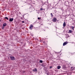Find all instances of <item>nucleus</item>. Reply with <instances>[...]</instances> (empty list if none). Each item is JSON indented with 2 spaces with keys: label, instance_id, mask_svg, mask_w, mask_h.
I'll list each match as a JSON object with an SVG mask.
<instances>
[{
  "label": "nucleus",
  "instance_id": "obj_17",
  "mask_svg": "<svg viewBox=\"0 0 75 75\" xmlns=\"http://www.w3.org/2000/svg\"><path fill=\"white\" fill-rule=\"evenodd\" d=\"M38 20H41V18H38Z\"/></svg>",
  "mask_w": 75,
  "mask_h": 75
},
{
  "label": "nucleus",
  "instance_id": "obj_15",
  "mask_svg": "<svg viewBox=\"0 0 75 75\" xmlns=\"http://www.w3.org/2000/svg\"><path fill=\"white\" fill-rule=\"evenodd\" d=\"M40 10H43V9L42 8H41Z\"/></svg>",
  "mask_w": 75,
  "mask_h": 75
},
{
  "label": "nucleus",
  "instance_id": "obj_20",
  "mask_svg": "<svg viewBox=\"0 0 75 75\" xmlns=\"http://www.w3.org/2000/svg\"><path fill=\"white\" fill-rule=\"evenodd\" d=\"M2 29H3H3H4V27H3L2 28Z\"/></svg>",
  "mask_w": 75,
  "mask_h": 75
},
{
  "label": "nucleus",
  "instance_id": "obj_19",
  "mask_svg": "<svg viewBox=\"0 0 75 75\" xmlns=\"http://www.w3.org/2000/svg\"><path fill=\"white\" fill-rule=\"evenodd\" d=\"M72 29L74 30V27H72Z\"/></svg>",
  "mask_w": 75,
  "mask_h": 75
},
{
  "label": "nucleus",
  "instance_id": "obj_13",
  "mask_svg": "<svg viewBox=\"0 0 75 75\" xmlns=\"http://www.w3.org/2000/svg\"><path fill=\"white\" fill-rule=\"evenodd\" d=\"M40 63H42V60H40Z\"/></svg>",
  "mask_w": 75,
  "mask_h": 75
},
{
  "label": "nucleus",
  "instance_id": "obj_9",
  "mask_svg": "<svg viewBox=\"0 0 75 75\" xmlns=\"http://www.w3.org/2000/svg\"><path fill=\"white\" fill-rule=\"evenodd\" d=\"M72 33V31L71 30H69V33Z\"/></svg>",
  "mask_w": 75,
  "mask_h": 75
},
{
  "label": "nucleus",
  "instance_id": "obj_3",
  "mask_svg": "<svg viewBox=\"0 0 75 75\" xmlns=\"http://www.w3.org/2000/svg\"><path fill=\"white\" fill-rule=\"evenodd\" d=\"M68 44V42H66L63 43V46H64V45H66V44Z\"/></svg>",
  "mask_w": 75,
  "mask_h": 75
},
{
  "label": "nucleus",
  "instance_id": "obj_1",
  "mask_svg": "<svg viewBox=\"0 0 75 75\" xmlns=\"http://www.w3.org/2000/svg\"><path fill=\"white\" fill-rule=\"evenodd\" d=\"M10 58L11 60H16V59H15V58L14 57L11 56L10 57Z\"/></svg>",
  "mask_w": 75,
  "mask_h": 75
},
{
  "label": "nucleus",
  "instance_id": "obj_6",
  "mask_svg": "<svg viewBox=\"0 0 75 75\" xmlns=\"http://www.w3.org/2000/svg\"><path fill=\"white\" fill-rule=\"evenodd\" d=\"M53 21L55 22V21H57V19H56V18H54L53 19Z\"/></svg>",
  "mask_w": 75,
  "mask_h": 75
},
{
  "label": "nucleus",
  "instance_id": "obj_22",
  "mask_svg": "<svg viewBox=\"0 0 75 75\" xmlns=\"http://www.w3.org/2000/svg\"><path fill=\"white\" fill-rule=\"evenodd\" d=\"M50 68H52V67H50Z\"/></svg>",
  "mask_w": 75,
  "mask_h": 75
},
{
  "label": "nucleus",
  "instance_id": "obj_16",
  "mask_svg": "<svg viewBox=\"0 0 75 75\" xmlns=\"http://www.w3.org/2000/svg\"><path fill=\"white\" fill-rule=\"evenodd\" d=\"M51 16L52 17H53V15H52V13H51Z\"/></svg>",
  "mask_w": 75,
  "mask_h": 75
},
{
  "label": "nucleus",
  "instance_id": "obj_4",
  "mask_svg": "<svg viewBox=\"0 0 75 75\" xmlns=\"http://www.w3.org/2000/svg\"><path fill=\"white\" fill-rule=\"evenodd\" d=\"M33 25H31L30 26V30H32V29H33Z\"/></svg>",
  "mask_w": 75,
  "mask_h": 75
},
{
  "label": "nucleus",
  "instance_id": "obj_5",
  "mask_svg": "<svg viewBox=\"0 0 75 75\" xmlns=\"http://www.w3.org/2000/svg\"><path fill=\"white\" fill-rule=\"evenodd\" d=\"M37 71V69L36 68L33 69V71H34V72H36Z\"/></svg>",
  "mask_w": 75,
  "mask_h": 75
},
{
  "label": "nucleus",
  "instance_id": "obj_21",
  "mask_svg": "<svg viewBox=\"0 0 75 75\" xmlns=\"http://www.w3.org/2000/svg\"><path fill=\"white\" fill-rule=\"evenodd\" d=\"M44 42V43H45V41H44V42Z\"/></svg>",
  "mask_w": 75,
  "mask_h": 75
},
{
  "label": "nucleus",
  "instance_id": "obj_7",
  "mask_svg": "<svg viewBox=\"0 0 75 75\" xmlns=\"http://www.w3.org/2000/svg\"><path fill=\"white\" fill-rule=\"evenodd\" d=\"M63 26L64 27H65V26H66V23H65V22H64L63 24Z\"/></svg>",
  "mask_w": 75,
  "mask_h": 75
},
{
  "label": "nucleus",
  "instance_id": "obj_12",
  "mask_svg": "<svg viewBox=\"0 0 75 75\" xmlns=\"http://www.w3.org/2000/svg\"><path fill=\"white\" fill-rule=\"evenodd\" d=\"M62 67L63 68H66V66H65L63 65Z\"/></svg>",
  "mask_w": 75,
  "mask_h": 75
},
{
  "label": "nucleus",
  "instance_id": "obj_18",
  "mask_svg": "<svg viewBox=\"0 0 75 75\" xmlns=\"http://www.w3.org/2000/svg\"><path fill=\"white\" fill-rule=\"evenodd\" d=\"M22 23H24L25 22L24 21H22Z\"/></svg>",
  "mask_w": 75,
  "mask_h": 75
},
{
  "label": "nucleus",
  "instance_id": "obj_11",
  "mask_svg": "<svg viewBox=\"0 0 75 75\" xmlns=\"http://www.w3.org/2000/svg\"><path fill=\"white\" fill-rule=\"evenodd\" d=\"M58 69H60L61 68V66H58L57 67Z\"/></svg>",
  "mask_w": 75,
  "mask_h": 75
},
{
  "label": "nucleus",
  "instance_id": "obj_2",
  "mask_svg": "<svg viewBox=\"0 0 75 75\" xmlns=\"http://www.w3.org/2000/svg\"><path fill=\"white\" fill-rule=\"evenodd\" d=\"M14 20L13 18H10L9 19V21H11V22L13 21Z\"/></svg>",
  "mask_w": 75,
  "mask_h": 75
},
{
  "label": "nucleus",
  "instance_id": "obj_14",
  "mask_svg": "<svg viewBox=\"0 0 75 75\" xmlns=\"http://www.w3.org/2000/svg\"><path fill=\"white\" fill-rule=\"evenodd\" d=\"M5 18L6 19H7V20H8V18H7V17H5Z\"/></svg>",
  "mask_w": 75,
  "mask_h": 75
},
{
  "label": "nucleus",
  "instance_id": "obj_8",
  "mask_svg": "<svg viewBox=\"0 0 75 75\" xmlns=\"http://www.w3.org/2000/svg\"><path fill=\"white\" fill-rule=\"evenodd\" d=\"M71 69H72V70H75V67H72L71 68Z\"/></svg>",
  "mask_w": 75,
  "mask_h": 75
},
{
  "label": "nucleus",
  "instance_id": "obj_10",
  "mask_svg": "<svg viewBox=\"0 0 75 75\" xmlns=\"http://www.w3.org/2000/svg\"><path fill=\"white\" fill-rule=\"evenodd\" d=\"M7 25V24L6 23H4L3 24V26L4 27L5 26H6Z\"/></svg>",
  "mask_w": 75,
  "mask_h": 75
}]
</instances>
